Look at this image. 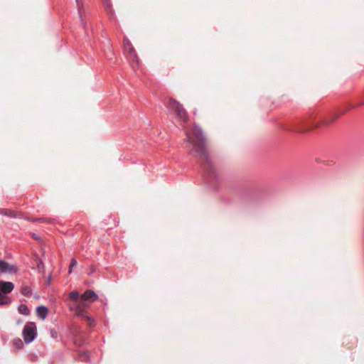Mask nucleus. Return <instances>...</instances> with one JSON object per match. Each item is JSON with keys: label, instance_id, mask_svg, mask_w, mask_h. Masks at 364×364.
Instances as JSON below:
<instances>
[{"label": "nucleus", "instance_id": "f257e3e1", "mask_svg": "<svg viewBox=\"0 0 364 364\" xmlns=\"http://www.w3.org/2000/svg\"><path fill=\"white\" fill-rule=\"evenodd\" d=\"M186 134L187 141L192 145L193 151L195 154L208 161V158L205 146V140L202 129L198 126H195L193 128L192 136L187 132Z\"/></svg>", "mask_w": 364, "mask_h": 364}, {"label": "nucleus", "instance_id": "f03ea898", "mask_svg": "<svg viewBox=\"0 0 364 364\" xmlns=\"http://www.w3.org/2000/svg\"><path fill=\"white\" fill-rule=\"evenodd\" d=\"M166 105L168 109L176 112V117L178 120L183 122H187L188 121V115L179 102L173 98L169 97Z\"/></svg>", "mask_w": 364, "mask_h": 364}, {"label": "nucleus", "instance_id": "7ed1b4c3", "mask_svg": "<svg viewBox=\"0 0 364 364\" xmlns=\"http://www.w3.org/2000/svg\"><path fill=\"white\" fill-rule=\"evenodd\" d=\"M342 114H343V112H334L329 113L325 118H322L321 119L320 122H312L311 123H309L307 124L306 128L298 130V132H304L311 128L318 127L321 125H324V126L330 125L333 122H335Z\"/></svg>", "mask_w": 364, "mask_h": 364}, {"label": "nucleus", "instance_id": "20e7f679", "mask_svg": "<svg viewBox=\"0 0 364 364\" xmlns=\"http://www.w3.org/2000/svg\"><path fill=\"white\" fill-rule=\"evenodd\" d=\"M37 336V328L33 322L27 323L23 329V337L26 343H31Z\"/></svg>", "mask_w": 364, "mask_h": 364}, {"label": "nucleus", "instance_id": "39448f33", "mask_svg": "<svg viewBox=\"0 0 364 364\" xmlns=\"http://www.w3.org/2000/svg\"><path fill=\"white\" fill-rule=\"evenodd\" d=\"M88 307L87 302L85 300H79L71 309H73L77 316H81L90 321V325L94 323V319L86 314V309Z\"/></svg>", "mask_w": 364, "mask_h": 364}, {"label": "nucleus", "instance_id": "423d86ee", "mask_svg": "<svg viewBox=\"0 0 364 364\" xmlns=\"http://www.w3.org/2000/svg\"><path fill=\"white\" fill-rule=\"evenodd\" d=\"M123 43L124 53L126 54L127 58H129V60H132V62L138 63V57L131 42L127 38H124Z\"/></svg>", "mask_w": 364, "mask_h": 364}, {"label": "nucleus", "instance_id": "0eeeda50", "mask_svg": "<svg viewBox=\"0 0 364 364\" xmlns=\"http://www.w3.org/2000/svg\"><path fill=\"white\" fill-rule=\"evenodd\" d=\"M14 289V285L10 282L0 281V292L8 294Z\"/></svg>", "mask_w": 364, "mask_h": 364}, {"label": "nucleus", "instance_id": "6e6552de", "mask_svg": "<svg viewBox=\"0 0 364 364\" xmlns=\"http://www.w3.org/2000/svg\"><path fill=\"white\" fill-rule=\"evenodd\" d=\"M97 298L98 296L95 294V291L92 290H87L80 296V299L82 300H85V301H95L97 299Z\"/></svg>", "mask_w": 364, "mask_h": 364}, {"label": "nucleus", "instance_id": "1a4fd4ad", "mask_svg": "<svg viewBox=\"0 0 364 364\" xmlns=\"http://www.w3.org/2000/svg\"><path fill=\"white\" fill-rule=\"evenodd\" d=\"M0 215H5L9 218H18L19 214L11 209L0 208Z\"/></svg>", "mask_w": 364, "mask_h": 364}, {"label": "nucleus", "instance_id": "9d476101", "mask_svg": "<svg viewBox=\"0 0 364 364\" xmlns=\"http://www.w3.org/2000/svg\"><path fill=\"white\" fill-rule=\"evenodd\" d=\"M48 310L44 306H38L36 309L37 316L42 320H44L48 315Z\"/></svg>", "mask_w": 364, "mask_h": 364}, {"label": "nucleus", "instance_id": "9b49d317", "mask_svg": "<svg viewBox=\"0 0 364 364\" xmlns=\"http://www.w3.org/2000/svg\"><path fill=\"white\" fill-rule=\"evenodd\" d=\"M14 267L7 262L0 259V273H6L12 272Z\"/></svg>", "mask_w": 364, "mask_h": 364}, {"label": "nucleus", "instance_id": "f8f14e48", "mask_svg": "<svg viewBox=\"0 0 364 364\" xmlns=\"http://www.w3.org/2000/svg\"><path fill=\"white\" fill-rule=\"evenodd\" d=\"M11 298L6 294L0 292V305H9L11 303Z\"/></svg>", "mask_w": 364, "mask_h": 364}, {"label": "nucleus", "instance_id": "ddd939ff", "mask_svg": "<svg viewBox=\"0 0 364 364\" xmlns=\"http://www.w3.org/2000/svg\"><path fill=\"white\" fill-rule=\"evenodd\" d=\"M21 292L25 296L30 297L32 295V288L30 286H23Z\"/></svg>", "mask_w": 364, "mask_h": 364}, {"label": "nucleus", "instance_id": "4468645a", "mask_svg": "<svg viewBox=\"0 0 364 364\" xmlns=\"http://www.w3.org/2000/svg\"><path fill=\"white\" fill-rule=\"evenodd\" d=\"M18 311L21 314L28 316L30 314V311L26 304H21L18 306Z\"/></svg>", "mask_w": 364, "mask_h": 364}, {"label": "nucleus", "instance_id": "2eb2a0df", "mask_svg": "<svg viewBox=\"0 0 364 364\" xmlns=\"http://www.w3.org/2000/svg\"><path fill=\"white\" fill-rule=\"evenodd\" d=\"M68 299L71 301L77 302L78 300H80V296L77 291H73L69 293Z\"/></svg>", "mask_w": 364, "mask_h": 364}, {"label": "nucleus", "instance_id": "dca6fc26", "mask_svg": "<svg viewBox=\"0 0 364 364\" xmlns=\"http://www.w3.org/2000/svg\"><path fill=\"white\" fill-rule=\"evenodd\" d=\"M77 260L75 258H73L70 261V264L69 266V270H68L69 274H71L73 272V269L74 267H75L77 266Z\"/></svg>", "mask_w": 364, "mask_h": 364}, {"label": "nucleus", "instance_id": "f3484780", "mask_svg": "<svg viewBox=\"0 0 364 364\" xmlns=\"http://www.w3.org/2000/svg\"><path fill=\"white\" fill-rule=\"evenodd\" d=\"M80 359L82 361H88L90 360V357L87 352H82L79 354Z\"/></svg>", "mask_w": 364, "mask_h": 364}, {"label": "nucleus", "instance_id": "a211bd4d", "mask_svg": "<svg viewBox=\"0 0 364 364\" xmlns=\"http://www.w3.org/2000/svg\"><path fill=\"white\" fill-rule=\"evenodd\" d=\"M75 1H76L79 16H80V17H81L82 16V9L81 0H75Z\"/></svg>", "mask_w": 364, "mask_h": 364}, {"label": "nucleus", "instance_id": "6ab92c4d", "mask_svg": "<svg viewBox=\"0 0 364 364\" xmlns=\"http://www.w3.org/2000/svg\"><path fill=\"white\" fill-rule=\"evenodd\" d=\"M105 5L106 6L107 10L109 9L110 13H112L111 5H110V3H109V0H105Z\"/></svg>", "mask_w": 364, "mask_h": 364}, {"label": "nucleus", "instance_id": "aec40b11", "mask_svg": "<svg viewBox=\"0 0 364 364\" xmlns=\"http://www.w3.org/2000/svg\"><path fill=\"white\" fill-rule=\"evenodd\" d=\"M37 266H38V269L43 268V262H42V261H41V260H40V259H39V260L38 261Z\"/></svg>", "mask_w": 364, "mask_h": 364}, {"label": "nucleus", "instance_id": "412c9836", "mask_svg": "<svg viewBox=\"0 0 364 364\" xmlns=\"http://www.w3.org/2000/svg\"><path fill=\"white\" fill-rule=\"evenodd\" d=\"M34 221H37V222H46L47 221V220L44 219V218H38V219H36Z\"/></svg>", "mask_w": 364, "mask_h": 364}, {"label": "nucleus", "instance_id": "4be33fe9", "mask_svg": "<svg viewBox=\"0 0 364 364\" xmlns=\"http://www.w3.org/2000/svg\"><path fill=\"white\" fill-rule=\"evenodd\" d=\"M33 237L35 238V239L38 238V237L36 235V234H33Z\"/></svg>", "mask_w": 364, "mask_h": 364}, {"label": "nucleus", "instance_id": "5701e85b", "mask_svg": "<svg viewBox=\"0 0 364 364\" xmlns=\"http://www.w3.org/2000/svg\"><path fill=\"white\" fill-rule=\"evenodd\" d=\"M18 343L19 344H21V345L22 344V342H21V341L20 339L18 341Z\"/></svg>", "mask_w": 364, "mask_h": 364}]
</instances>
